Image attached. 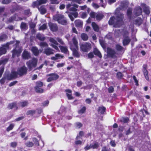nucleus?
<instances>
[{"label":"nucleus","mask_w":151,"mask_h":151,"mask_svg":"<svg viewBox=\"0 0 151 151\" xmlns=\"http://www.w3.org/2000/svg\"><path fill=\"white\" fill-rule=\"evenodd\" d=\"M115 47L116 49L118 51H121L124 49L123 47L119 44L116 45Z\"/></svg>","instance_id":"a18cd8bd"},{"label":"nucleus","mask_w":151,"mask_h":151,"mask_svg":"<svg viewBox=\"0 0 151 151\" xmlns=\"http://www.w3.org/2000/svg\"><path fill=\"white\" fill-rule=\"evenodd\" d=\"M29 25L31 29H34L35 27L36 24L35 23L31 22L30 23Z\"/></svg>","instance_id":"052dcab7"},{"label":"nucleus","mask_w":151,"mask_h":151,"mask_svg":"<svg viewBox=\"0 0 151 151\" xmlns=\"http://www.w3.org/2000/svg\"><path fill=\"white\" fill-rule=\"evenodd\" d=\"M134 13L135 15L138 16L142 14V9L139 6L136 7L134 9Z\"/></svg>","instance_id":"2eb2a0df"},{"label":"nucleus","mask_w":151,"mask_h":151,"mask_svg":"<svg viewBox=\"0 0 151 151\" xmlns=\"http://www.w3.org/2000/svg\"><path fill=\"white\" fill-rule=\"evenodd\" d=\"M33 141L34 142L35 144L37 146H39L40 145L39 142L37 139L35 137L33 139Z\"/></svg>","instance_id":"5fc2aeb1"},{"label":"nucleus","mask_w":151,"mask_h":151,"mask_svg":"<svg viewBox=\"0 0 151 151\" xmlns=\"http://www.w3.org/2000/svg\"><path fill=\"white\" fill-rule=\"evenodd\" d=\"M75 124L76 127L78 128H80L83 126L82 124L81 123L78 122H76V123Z\"/></svg>","instance_id":"4d7b16f0"},{"label":"nucleus","mask_w":151,"mask_h":151,"mask_svg":"<svg viewBox=\"0 0 151 151\" xmlns=\"http://www.w3.org/2000/svg\"><path fill=\"white\" fill-rule=\"evenodd\" d=\"M144 12L146 15H149L150 13V8L148 6H147L146 5L144 4L143 8Z\"/></svg>","instance_id":"393cba45"},{"label":"nucleus","mask_w":151,"mask_h":151,"mask_svg":"<svg viewBox=\"0 0 151 151\" xmlns=\"http://www.w3.org/2000/svg\"><path fill=\"white\" fill-rule=\"evenodd\" d=\"M4 66L0 68V78H1L4 71Z\"/></svg>","instance_id":"13d9d810"},{"label":"nucleus","mask_w":151,"mask_h":151,"mask_svg":"<svg viewBox=\"0 0 151 151\" xmlns=\"http://www.w3.org/2000/svg\"><path fill=\"white\" fill-rule=\"evenodd\" d=\"M49 26L50 30L52 32H56L58 29V27L56 24L50 22L49 23Z\"/></svg>","instance_id":"4468645a"},{"label":"nucleus","mask_w":151,"mask_h":151,"mask_svg":"<svg viewBox=\"0 0 151 151\" xmlns=\"http://www.w3.org/2000/svg\"><path fill=\"white\" fill-rule=\"evenodd\" d=\"M142 68V71L145 78L147 81H149V78L148 75V72L147 70V65L144 64L143 65Z\"/></svg>","instance_id":"9b49d317"},{"label":"nucleus","mask_w":151,"mask_h":151,"mask_svg":"<svg viewBox=\"0 0 151 151\" xmlns=\"http://www.w3.org/2000/svg\"><path fill=\"white\" fill-rule=\"evenodd\" d=\"M81 37L82 40L83 41H86L88 39V35L85 33H82L81 34Z\"/></svg>","instance_id":"e433bc0d"},{"label":"nucleus","mask_w":151,"mask_h":151,"mask_svg":"<svg viewBox=\"0 0 151 151\" xmlns=\"http://www.w3.org/2000/svg\"><path fill=\"white\" fill-rule=\"evenodd\" d=\"M24 14L26 16H29L31 14V13L29 9H27L24 10Z\"/></svg>","instance_id":"6e6d98bb"},{"label":"nucleus","mask_w":151,"mask_h":151,"mask_svg":"<svg viewBox=\"0 0 151 151\" xmlns=\"http://www.w3.org/2000/svg\"><path fill=\"white\" fill-rule=\"evenodd\" d=\"M36 111L35 110H29L27 111L26 113V114L27 115H33L35 114Z\"/></svg>","instance_id":"864d4df0"},{"label":"nucleus","mask_w":151,"mask_h":151,"mask_svg":"<svg viewBox=\"0 0 151 151\" xmlns=\"http://www.w3.org/2000/svg\"><path fill=\"white\" fill-rule=\"evenodd\" d=\"M19 104L20 106L23 108L27 106L29 104V103L28 101H23L20 102Z\"/></svg>","instance_id":"473e14b6"},{"label":"nucleus","mask_w":151,"mask_h":151,"mask_svg":"<svg viewBox=\"0 0 151 151\" xmlns=\"http://www.w3.org/2000/svg\"><path fill=\"white\" fill-rule=\"evenodd\" d=\"M20 27L22 30H26L27 29V24L24 22H21Z\"/></svg>","instance_id":"4c0bfd02"},{"label":"nucleus","mask_w":151,"mask_h":151,"mask_svg":"<svg viewBox=\"0 0 151 151\" xmlns=\"http://www.w3.org/2000/svg\"><path fill=\"white\" fill-rule=\"evenodd\" d=\"M116 76L118 79H120L123 77V74L121 72H119L117 73Z\"/></svg>","instance_id":"09e8293b"},{"label":"nucleus","mask_w":151,"mask_h":151,"mask_svg":"<svg viewBox=\"0 0 151 151\" xmlns=\"http://www.w3.org/2000/svg\"><path fill=\"white\" fill-rule=\"evenodd\" d=\"M37 60L35 58L27 62L26 64L29 71L32 70L33 68H35L37 65Z\"/></svg>","instance_id":"7ed1b4c3"},{"label":"nucleus","mask_w":151,"mask_h":151,"mask_svg":"<svg viewBox=\"0 0 151 151\" xmlns=\"http://www.w3.org/2000/svg\"><path fill=\"white\" fill-rule=\"evenodd\" d=\"M40 5L39 0L33 2L32 4V6L33 8L36 7L38 9Z\"/></svg>","instance_id":"f704fd0d"},{"label":"nucleus","mask_w":151,"mask_h":151,"mask_svg":"<svg viewBox=\"0 0 151 151\" xmlns=\"http://www.w3.org/2000/svg\"><path fill=\"white\" fill-rule=\"evenodd\" d=\"M91 44L88 42L82 44L80 45V48L81 51L84 52H88L91 48Z\"/></svg>","instance_id":"39448f33"},{"label":"nucleus","mask_w":151,"mask_h":151,"mask_svg":"<svg viewBox=\"0 0 151 151\" xmlns=\"http://www.w3.org/2000/svg\"><path fill=\"white\" fill-rule=\"evenodd\" d=\"M17 145V143L16 142H12L10 143V145L11 147L15 148Z\"/></svg>","instance_id":"680f3d73"},{"label":"nucleus","mask_w":151,"mask_h":151,"mask_svg":"<svg viewBox=\"0 0 151 151\" xmlns=\"http://www.w3.org/2000/svg\"><path fill=\"white\" fill-rule=\"evenodd\" d=\"M27 68L24 65L19 68L17 71L19 77H21L24 75H26L27 74Z\"/></svg>","instance_id":"20e7f679"},{"label":"nucleus","mask_w":151,"mask_h":151,"mask_svg":"<svg viewBox=\"0 0 151 151\" xmlns=\"http://www.w3.org/2000/svg\"><path fill=\"white\" fill-rule=\"evenodd\" d=\"M91 25L93 30L95 31L96 32H98L99 31V27L95 22H92L91 23Z\"/></svg>","instance_id":"cd10ccee"},{"label":"nucleus","mask_w":151,"mask_h":151,"mask_svg":"<svg viewBox=\"0 0 151 151\" xmlns=\"http://www.w3.org/2000/svg\"><path fill=\"white\" fill-rule=\"evenodd\" d=\"M96 14L97 13H96L94 12L91 11L90 13V17L94 19L96 18Z\"/></svg>","instance_id":"3c124183"},{"label":"nucleus","mask_w":151,"mask_h":151,"mask_svg":"<svg viewBox=\"0 0 151 151\" xmlns=\"http://www.w3.org/2000/svg\"><path fill=\"white\" fill-rule=\"evenodd\" d=\"M133 78L134 81L135 83V85L137 86H138L139 85L138 83V80L137 79L136 77L135 76H133Z\"/></svg>","instance_id":"338daca9"},{"label":"nucleus","mask_w":151,"mask_h":151,"mask_svg":"<svg viewBox=\"0 0 151 151\" xmlns=\"http://www.w3.org/2000/svg\"><path fill=\"white\" fill-rule=\"evenodd\" d=\"M99 144L98 142H96L93 145L91 144V148L93 149H97L99 147Z\"/></svg>","instance_id":"79ce46f5"},{"label":"nucleus","mask_w":151,"mask_h":151,"mask_svg":"<svg viewBox=\"0 0 151 151\" xmlns=\"http://www.w3.org/2000/svg\"><path fill=\"white\" fill-rule=\"evenodd\" d=\"M143 20L140 17H138L137 19L134 21V24L136 25L139 26L142 23Z\"/></svg>","instance_id":"412c9836"},{"label":"nucleus","mask_w":151,"mask_h":151,"mask_svg":"<svg viewBox=\"0 0 151 151\" xmlns=\"http://www.w3.org/2000/svg\"><path fill=\"white\" fill-rule=\"evenodd\" d=\"M73 43L74 46V48H78V42L75 37H74L72 39Z\"/></svg>","instance_id":"72a5a7b5"},{"label":"nucleus","mask_w":151,"mask_h":151,"mask_svg":"<svg viewBox=\"0 0 151 151\" xmlns=\"http://www.w3.org/2000/svg\"><path fill=\"white\" fill-rule=\"evenodd\" d=\"M54 50L50 47L45 49L43 53L47 55L48 56L54 54Z\"/></svg>","instance_id":"f3484780"},{"label":"nucleus","mask_w":151,"mask_h":151,"mask_svg":"<svg viewBox=\"0 0 151 151\" xmlns=\"http://www.w3.org/2000/svg\"><path fill=\"white\" fill-rule=\"evenodd\" d=\"M22 48H14L12 51V57L14 58L16 56H17V57L19 56L22 52Z\"/></svg>","instance_id":"6e6552de"},{"label":"nucleus","mask_w":151,"mask_h":151,"mask_svg":"<svg viewBox=\"0 0 151 151\" xmlns=\"http://www.w3.org/2000/svg\"><path fill=\"white\" fill-rule=\"evenodd\" d=\"M93 52V54L98 56L99 58H102V55L101 52L97 49H94Z\"/></svg>","instance_id":"2f4dec72"},{"label":"nucleus","mask_w":151,"mask_h":151,"mask_svg":"<svg viewBox=\"0 0 151 151\" xmlns=\"http://www.w3.org/2000/svg\"><path fill=\"white\" fill-rule=\"evenodd\" d=\"M104 17V16L103 14L100 13H98L96 14V18L97 20L100 21Z\"/></svg>","instance_id":"c756f323"},{"label":"nucleus","mask_w":151,"mask_h":151,"mask_svg":"<svg viewBox=\"0 0 151 151\" xmlns=\"http://www.w3.org/2000/svg\"><path fill=\"white\" fill-rule=\"evenodd\" d=\"M132 12V9H128L127 11V15L128 17L131 18V15Z\"/></svg>","instance_id":"603ef678"},{"label":"nucleus","mask_w":151,"mask_h":151,"mask_svg":"<svg viewBox=\"0 0 151 151\" xmlns=\"http://www.w3.org/2000/svg\"><path fill=\"white\" fill-rule=\"evenodd\" d=\"M61 52L65 54H69V52L68 49V47L66 46H63L61 45L59 46Z\"/></svg>","instance_id":"aec40b11"},{"label":"nucleus","mask_w":151,"mask_h":151,"mask_svg":"<svg viewBox=\"0 0 151 151\" xmlns=\"http://www.w3.org/2000/svg\"><path fill=\"white\" fill-rule=\"evenodd\" d=\"M86 110V108L85 106H83L80 110L78 111L79 114H83L85 113Z\"/></svg>","instance_id":"a19ab883"},{"label":"nucleus","mask_w":151,"mask_h":151,"mask_svg":"<svg viewBox=\"0 0 151 151\" xmlns=\"http://www.w3.org/2000/svg\"><path fill=\"white\" fill-rule=\"evenodd\" d=\"M15 41L14 40L10 41L9 42H7L6 43L4 44L9 49V45H11L13 44L14 43Z\"/></svg>","instance_id":"49530a36"},{"label":"nucleus","mask_w":151,"mask_h":151,"mask_svg":"<svg viewBox=\"0 0 151 151\" xmlns=\"http://www.w3.org/2000/svg\"><path fill=\"white\" fill-rule=\"evenodd\" d=\"M47 76H49L47 80V81L49 82L52 81H55L59 78V76L56 73H51L47 75Z\"/></svg>","instance_id":"0eeeda50"},{"label":"nucleus","mask_w":151,"mask_h":151,"mask_svg":"<svg viewBox=\"0 0 151 151\" xmlns=\"http://www.w3.org/2000/svg\"><path fill=\"white\" fill-rule=\"evenodd\" d=\"M88 58H93L94 57L93 53L92 52H89L88 54Z\"/></svg>","instance_id":"774afa93"},{"label":"nucleus","mask_w":151,"mask_h":151,"mask_svg":"<svg viewBox=\"0 0 151 151\" xmlns=\"http://www.w3.org/2000/svg\"><path fill=\"white\" fill-rule=\"evenodd\" d=\"M53 19L62 25H65L67 24V20L63 15L60 14H56L53 16Z\"/></svg>","instance_id":"f03ea898"},{"label":"nucleus","mask_w":151,"mask_h":151,"mask_svg":"<svg viewBox=\"0 0 151 151\" xmlns=\"http://www.w3.org/2000/svg\"><path fill=\"white\" fill-rule=\"evenodd\" d=\"M124 18L123 14H121L117 15L116 17L112 16L108 21V24L110 25H113L114 27H119L122 24Z\"/></svg>","instance_id":"f257e3e1"},{"label":"nucleus","mask_w":151,"mask_h":151,"mask_svg":"<svg viewBox=\"0 0 151 151\" xmlns=\"http://www.w3.org/2000/svg\"><path fill=\"white\" fill-rule=\"evenodd\" d=\"M26 146L28 147H33L34 145L33 142L30 141H28L25 144Z\"/></svg>","instance_id":"ea45409f"},{"label":"nucleus","mask_w":151,"mask_h":151,"mask_svg":"<svg viewBox=\"0 0 151 151\" xmlns=\"http://www.w3.org/2000/svg\"><path fill=\"white\" fill-rule=\"evenodd\" d=\"M131 42V39L128 36L125 37L123 39L122 43L124 46H126L129 45Z\"/></svg>","instance_id":"6ab92c4d"},{"label":"nucleus","mask_w":151,"mask_h":151,"mask_svg":"<svg viewBox=\"0 0 151 151\" xmlns=\"http://www.w3.org/2000/svg\"><path fill=\"white\" fill-rule=\"evenodd\" d=\"M31 50L32 53L35 56H38L40 53L39 50L36 47H32L31 48Z\"/></svg>","instance_id":"a211bd4d"},{"label":"nucleus","mask_w":151,"mask_h":151,"mask_svg":"<svg viewBox=\"0 0 151 151\" xmlns=\"http://www.w3.org/2000/svg\"><path fill=\"white\" fill-rule=\"evenodd\" d=\"M43 86V83L40 81H37L36 82V86L35 89L37 93H42L44 92L43 89L41 88Z\"/></svg>","instance_id":"423d86ee"},{"label":"nucleus","mask_w":151,"mask_h":151,"mask_svg":"<svg viewBox=\"0 0 151 151\" xmlns=\"http://www.w3.org/2000/svg\"><path fill=\"white\" fill-rule=\"evenodd\" d=\"M66 92V95L69 100H71L73 99V97L72 95V91L70 89H66L65 90Z\"/></svg>","instance_id":"4be33fe9"},{"label":"nucleus","mask_w":151,"mask_h":151,"mask_svg":"<svg viewBox=\"0 0 151 151\" xmlns=\"http://www.w3.org/2000/svg\"><path fill=\"white\" fill-rule=\"evenodd\" d=\"M70 49L73 52V55L75 57L79 58L80 57V55L78 52V48H74L72 46L71 47Z\"/></svg>","instance_id":"dca6fc26"},{"label":"nucleus","mask_w":151,"mask_h":151,"mask_svg":"<svg viewBox=\"0 0 151 151\" xmlns=\"http://www.w3.org/2000/svg\"><path fill=\"white\" fill-rule=\"evenodd\" d=\"M8 59L5 58L4 60H0V65L2 64H5L7 62Z\"/></svg>","instance_id":"69168bd1"},{"label":"nucleus","mask_w":151,"mask_h":151,"mask_svg":"<svg viewBox=\"0 0 151 151\" xmlns=\"http://www.w3.org/2000/svg\"><path fill=\"white\" fill-rule=\"evenodd\" d=\"M18 73L17 71H14L11 72L10 75L6 76V78L8 80H11L13 79H15L18 77Z\"/></svg>","instance_id":"9d476101"},{"label":"nucleus","mask_w":151,"mask_h":151,"mask_svg":"<svg viewBox=\"0 0 151 151\" xmlns=\"http://www.w3.org/2000/svg\"><path fill=\"white\" fill-rule=\"evenodd\" d=\"M49 41L53 45H58V44L57 41L53 38H50Z\"/></svg>","instance_id":"c03bdc74"},{"label":"nucleus","mask_w":151,"mask_h":151,"mask_svg":"<svg viewBox=\"0 0 151 151\" xmlns=\"http://www.w3.org/2000/svg\"><path fill=\"white\" fill-rule=\"evenodd\" d=\"M31 57V54L27 51L24 50L22 54V58L24 60H28Z\"/></svg>","instance_id":"f8f14e48"},{"label":"nucleus","mask_w":151,"mask_h":151,"mask_svg":"<svg viewBox=\"0 0 151 151\" xmlns=\"http://www.w3.org/2000/svg\"><path fill=\"white\" fill-rule=\"evenodd\" d=\"M14 125L13 124H11L9 126H8L6 129V131L9 132L10 130H12L14 127Z\"/></svg>","instance_id":"37998d69"},{"label":"nucleus","mask_w":151,"mask_h":151,"mask_svg":"<svg viewBox=\"0 0 151 151\" xmlns=\"http://www.w3.org/2000/svg\"><path fill=\"white\" fill-rule=\"evenodd\" d=\"M7 35L4 33L1 34L0 35V42H4L8 39Z\"/></svg>","instance_id":"b1692460"},{"label":"nucleus","mask_w":151,"mask_h":151,"mask_svg":"<svg viewBox=\"0 0 151 151\" xmlns=\"http://www.w3.org/2000/svg\"><path fill=\"white\" fill-rule=\"evenodd\" d=\"M38 9L42 14H44L46 12V9L44 6H42L38 8Z\"/></svg>","instance_id":"7c9ffc66"},{"label":"nucleus","mask_w":151,"mask_h":151,"mask_svg":"<svg viewBox=\"0 0 151 151\" xmlns=\"http://www.w3.org/2000/svg\"><path fill=\"white\" fill-rule=\"evenodd\" d=\"M16 43L15 45V47L14 48H22L19 46V44L20 43V41L18 40H16Z\"/></svg>","instance_id":"e2e57ef3"},{"label":"nucleus","mask_w":151,"mask_h":151,"mask_svg":"<svg viewBox=\"0 0 151 151\" xmlns=\"http://www.w3.org/2000/svg\"><path fill=\"white\" fill-rule=\"evenodd\" d=\"M47 28V26L46 24H44L42 26H40L39 28V30H44Z\"/></svg>","instance_id":"de8ad7c7"},{"label":"nucleus","mask_w":151,"mask_h":151,"mask_svg":"<svg viewBox=\"0 0 151 151\" xmlns=\"http://www.w3.org/2000/svg\"><path fill=\"white\" fill-rule=\"evenodd\" d=\"M101 151H111V150L110 148H108L106 146H104L102 147Z\"/></svg>","instance_id":"bf43d9fd"},{"label":"nucleus","mask_w":151,"mask_h":151,"mask_svg":"<svg viewBox=\"0 0 151 151\" xmlns=\"http://www.w3.org/2000/svg\"><path fill=\"white\" fill-rule=\"evenodd\" d=\"M75 26L77 27H80L83 25V22L81 20L77 19L74 22Z\"/></svg>","instance_id":"c85d7f7f"},{"label":"nucleus","mask_w":151,"mask_h":151,"mask_svg":"<svg viewBox=\"0 0 151 151\" xmlns=\"http://www.w3.org/2000/svg\"><path fill=\"white\" fill-rule=\"evenodd\" d=\"M9 49L5 44H2L0 47V56L7 52V50Z\"/></svg>","instance_id":"ddd939ff"},{"label":"nucleus","mask_w":151,"mask_h":151,"mask_svg":"<svg viewBox=\"0 0 151 151\" xmlns=\"http://www.w3.org/2000/svg\"><path fill=\"white\" fill-rule=\"evenodd\" d=\"M106 108L103 106H99L98 109L97 111L99 113H100L101 114H104L106 111Z\"/></svg>","instance_id":"a878e982"},{"label":"nucleus","mask_w":151,"mask_h":151,"mask_svg":"<svg viewBox=\"0 0 151 151\" xmlns=\"http://www.w3.org/2000/svg\"><path fill=\"white\" fill-rule=\"evenodd\" d=\"M37 38L40 41H44L45 39V37L42 36L41 34H38L36 36Z\"/></svg>","instance_id":"58836bf2"},{"label":"nucleus","mask_w":151,"mask_h":151,"mask_svg":"<svg viewBox=\"0 0 151 151\" xmlns=\"http://www.w3.org/2000/svg\"><path fill=\"white\" fill-rule=\"evenodd\" d=\"M40 45L42 47H48V45L46 42H41L40 43Z\"/></svg>","instance_id":"8fccbe9b"},{"label":"nucleus","mask_w":151,"mask_h":151,"mask_svg":"<svg viewBox=\"0 0 151 151\" xmlns=\"http://www.w3.org/2000/svg\"><path fill=\"white\" fill-rule=\"evenodd\" d=\"M114 91V88L112 86L109 87L108 88V91L109 93H112Z\"/></svg>","instance_id":"0e129e2a"},{"label":"nucleus","mask_w":151,"mask_h":151,"mask_svg":"<svg viewBox=\"0 0 151 151\" xmlns=\"http://www.w3.org/2000/svg\"><path fill=\"white\" fill-rule=\"evenodd\" d=\"M16 14H14V15L13 16H12L10 18H9L8 20V21L9 22L11 23V22H12L14 20H15L16 21H18V20L16 19Z\"/></svg>","instance_id":"c9c22d12"},{"label":"nucleus","mask_w":151,"mask_h":151,"mask_svg":"<svg viewBox=\"0 0 151 151\" xmlns=\"http://www.w3.org/2000/svg\"><path fill=\"white\" fill-rule=\"evenodd\" d=\"M107 55L109 57L112 58H116V52L115 51L111 48H108L107 50Z\"/></svg>","instance_id":"1a4fd4ad"},{"label":"nucleus","mask_w":151,"mask_h":151,"mask_svg":"<svg viewBox=\"0 0 151 151\" xmlns=\"http://www.w3.org/2000/svg\"><path fill=\"white\" fill-rule=\"evenodd\" d=\"M14 108H16V110L18 109L17 103L16 102H14L9 104L7 106V108L9 109H12Z\"/></svg>","instance_id":"5701e85b"},{"label":"nucleus","mask_w":151,"mask_h":151,"mask_svg":"<svg viewBox=\"0 0 151 151\" xmlns=\"http://www.w3.org/2000/svg\"><path fill=\"white\" fill-rule=\"evenodd\" d=\"M129 118L127 117H122L119 119V121L124 123H128L129 121Z\"/></svg>","instance_id":"bb28decb"}]
</instances>
